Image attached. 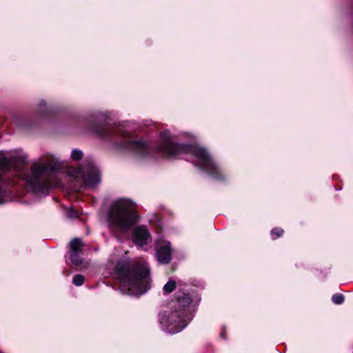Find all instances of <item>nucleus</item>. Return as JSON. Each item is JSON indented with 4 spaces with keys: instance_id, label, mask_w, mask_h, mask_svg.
<instances>
[{
    "instance_id": "obj_15",
    "label": "nucleus",
    "mask_w": 353,
    "mask_h": 353,
    "mask_svg": "<svg viewBox=\"0 0 353 353\" xmlns=\"http://www.w3.org/2000/svg\"><path fill=\"white\" fill-rule=\"evenodd\" d=\"M73 283L77 286H80L84 283V277L81 274L75 275L72 280Z\"/></svg>"
},
{
    "instance_id": "obj_10",
    "label": "nucleus",
    "mask_w": 353,
    "mask_h": 353,
    "mask_svg": "<svg viewBox=\"0 0 353 353\" xmlns=\"http://www.w3.org/2000/svg\"><path fill=\"white\" fill-rule=\"evenodd\" d=\"M83 245L81 239H74L70 242V253H79L82 250Z\"/></svg>"
},
{
    "instance_id": "obj_19",
    "label": "nucleus",
    "mask_w": 353,
    "mask_h": 353,
    "mask_svg": "<svg viewBox=\"0 0 353 353\" xmlns=\"http://www.w3.org/2000/svg\"><path fill=\"white\" fill-rule=\"evenodd\" d=\"M137 145L140 146L141 148H145L146 143L145 142L140 141V142H137Z\"/></svg>"
},
{
    "instance_id": "obj_16",
    "label": "nucleus",
    "mask_w": 353,
    "mask_h": 353,
    "mask_svg": "<svg viewBox=\"0 0 353 353\" xmlns=\"http://www.w3.org/2000/svg\"><path fill=\"white\" fill-rule=\"evenodd\" d=\"M71 157L74 160L79 161L83 157V152L79 150H74L71 153Z\"/></svg>"
},
{
    "instance_id": "obj_5",
    "label": "nucleus",
    "mask_w": 353,
    "mask_h": 353,
    "mask_svg": "<svg viewBox=\"0 0 353 353\" xmlns=\"http://www.w3.org/2000/svg\"><path fill=\"white\" fill-rule=\"evenodd\" d=\"M61 168V163L59 159L53 157L47 161L45 157H42L32 164L31 168L32 174L28 182L33 188H37L40 181L48 171H54Z\"/></svg>"
},
{
    "instance_id": "obj_2",
    "label": "nucleus",
    "mask_w": 353,
    "mask_h": 353,
    "mask_svg": "<svg viewBox=\"0 0 353 353\" xmlns=\"http://www.w3.org/2000/svg\"><path fill=\"white\" fill-rule=\"evenodd\" d=\"M194 292L177 291L170 303V310L159 312L158 321L164 332L179 333L193 319L191 303L194 301Z\"/></svg>"
},
{
    "instance_id": "obj_11",
    "label": "nucleus",
    "mask_w": 353,
    "mask_h": 353,
    "mask_svg": "<svg viewBox=\"0 0 353 353\" xmlns=\"http://www.w3.org/2000/svg\"><path fill=\"white\" fill-rule=\"evenodd\" d=\"M284 230L279 227H275L270 231V235L272 240H276L278 238L281 237L284 234Z\"/></svg>"
},
{
    "instance_id": "obj_20",
    "label": "nucleus",
    "mask_w": 353,
    "mask_h": 353,
    "mask_svg": "<svg viewBox=\"0 0 353 353\" xmlns=\"http://www.w3.org/2000/svg\"><path fill=\"white\" fill-rule=\"evenodd\" d=\"M75 216V215H74V213H72L71 214H69V216H70V217H73V216Z\"/></svg>"
},
{
    "instance_id": "obj_6",
    "label": "nucleus",
    "mask_w": 353,
    "mask_h": 353,
    "mask_svg": "<svg viewBox=\"0 0 353 353\" xmlns=\"http://www.w3.org/2000/svg\"><path fill=\"white\" fill-rule=\"evenodd\" d=\"M68 173V175L74 177L77 180L82 181L91 188L95 187L101 182V174L97 169H93L88 172L87 177L85 176L81 168H71Z\"/></svg>"
},
{
    "instance_id": "obj_13",
    "label": "nucleus",
    "mask_w": 353,
    "mask_h": 353,
    "mask_svg": "<svg viewBox=\"0 0 353 353\" xmlns=\"http://www.w3.org/2000/svg\"><path fill=\"white\" fill-rule=\"evenodd\" d=\"M332 301L336 305H341L344 302L345 297L342 294L336 293L332 295Z\"/></svg>"
},
{
    "instance_id": "obj_3",
    "label": "nucleus",
    "mask_w": 353,
    "mask_h": 353,
    "mask_svg": "<svg viewBox=\"0 0 353 353\" xmlns=\"http://www.w3.org/2000/svg\"><path fill=\"white\" fill-rule=\"evenodd\" d=\"M137 203L128 198H119L111 205L109 210V222L112 226L125 230L139 220Z\"/></svg>"
},
{
    "instance_id": "obj_7",
    "label": "nucleus",
    "mask_w": 353,
    "mask_h": 353,
    "mask_svg": "<svg viewBox=\"0 0 353 353\" xmlns=\"http://www.w3.org/2000/svg\"><path fill=\"white\" fill-rule=\"evenodd\" d=\"M156 259L160 264H168L171 261L170 242L164 241L160 245L159 241L156 240Z\"/></svg>"
},
{
    "instance_id": "obj_17",
    "label": "nucleus",
    "mask_w": 353,
    "mask_h": 353,
    "mask_svg": "<svg viewBox=\"0 0 353 353\" xmlns=\"http://www.w3.org/2000/svg\"><path fill=\"white\" fill-rule=\"evenodd\" d=\"M161 220V216H160L157 213H156V234L160 233V232L162 230V228L159 224Z\"/></svg>"
},
{
    "instance_id": "obj_8",
    "label": "nucleus",
    "mask_w": 353,
    "mask_h": 353,
    "mask_svg": "<svg viewBox=\"0 0 353 353\" xmlns=\"http://www.w3.org/2000/svg\"><path fill=\"white\" fill-rule=\"evenodd\" d=\"M26 157L17 156L8 159L4 153L0 152V169L8 170L10 165H13L14 168L20 170L22 165L26 163Z\"/></svg>"
},
{
    "instance_id": "obj_14",
    "label": "nucleus",
    "mask_w": 353,
    "mask_h": 353,
    "mask_svg": "<svg viewBox=\"0 0 353 353\" xmlns=\"http://www.w3.org/2000/svg\"><path fill=\"white\" fill-rule=\"evenodd\" d=\"M70 259L72 263L76 265H80L82 263V259L78 253H70Z\"/></svg>"
},
{
    "instance_id": "obj_4",
    "label": "nucleus",
    "mask_w": 353,
    "mask_h": 353,
    "mask_svg": "<svg viewBox=\"0 0 353 353\" xmlns=\"http://www.w3.org/2000/svg\"><path fill=\"white\" fill-rule=\"evenodd\" d=\"M121 286L127 288L134 295L145 293L150 288L149 270L148 266L136 265L130 270L128 267L117 266Z\"/></svg>"
},
{
    "instance_id": "obj_18",
    "label": "nucleus",
    "mask_w": 353,
    "mask_h": 353,
    "mask_svg": "<svg viewBox=\"0 0 353 353\" xmlns=\"http://www.w3.org/2000/svg\"><path fill=\"white\" fill-rule=\"evenodd\" d=\"M226 332H227V330H226V326L225 325H223L222 326V329H221V332L220 333V336L221 338L223 339H226Z\"/></svg>"
},
{
    "instance_id": "obj_12",
    "label": "nucleus",
    "mask_w": 353,
    "mask_h": 353,
    "mask_svg": "<svg viewBox=\"0 0 353 353\" xmlns=\"http://www.w3.org/2000/svg\"><path fill=\"white\" fill-rule=\"evenodd\" d=\"M176 284L175 281L170 280L163 286L164 294H170V293L172 292L176 289Z\"/></svg>"
},
{
    "instance_id": "obj_9",
    "label": "nucleus",
    "mask_w": 353,
    "mask_h": 353,
    "mask_svg": "<svg viewBox=\"0 0 353 353\" xmlns=\"http://www.w3.org/2000/svg\"><path fill=\"white\" fill-rule=\"evenodd\" d=\"M150 238L148 229L144 226L136 228L133 232V239L136 244L139 246L145 245Z\"/></svg>"
},
{
    "instance_id": "obj_1",
    "label": "nucleus",
    "mask_w": 353,
    "mask_h": 353,
    "mask_svg": "<svg viewBox=\"0 0 353 353\" xmlns=\"http://www.w3.org/2000/svg\"><path fill=\"white\" fill-rule=\"evenodd\" d=\"M159 139V143L156 145V153H159L163 159L174 160L179 159L181 154H191L196 157L199 161L197 166L201 170L216 181L225 180L224 173L205 148L196 144L176 142L168 130L161 132Z\"/></svg>"
}]
</instances>
